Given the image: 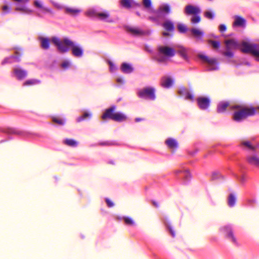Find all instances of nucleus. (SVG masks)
Instances as JSON below:
<instances>
[{
    "instance_id": "obj_49",
    "label": "nucleus",
    "mask_w": 259,
    "mask_h": 259,
    "mask_svg": "<svg viewBox=\"0 0 259 259\" xmlns=\"http://www.w3.org/2000/svg\"><path fill=\"white\" fill-rule=\"evenodd\" d=\"M229 50H227V51L224 52L223 55L228 57L232 58L233 56V54L232 52H231Z\"/></svg>"
},
{
    "instance_id": "obj_61",
    "label": "nucleus",
    "mask_w": 259,
    "mask_h": 259,
    "mask_svg": "<svg viewBox=\"0 0 259 259\" xmlns=\"http://www.w3.org/2000/svg\"><path fill=\"white\" fill-rule=\"evenodd\" d=\"M8 9H9V7L7 5H5V6H3V10L4 11H6V10H7Z\"/></svg>"
},
{
    "instance_id": "obj_25",
    "label": "nucleus",
    "mask_w": 259,
    "mask_h": 259,
    "mask_svg": "<svg viewBox=\"0 0 259 259\" xmlns=\"http://www.w3.org/2000/svg\"><path fill=\"white\" fill-rule=\"evenodd\" d=\"M143 5L144 8L148 11L150 13H153L154 9L152 7V2L151 0H143Z\"/></svg>"
},
{
    "instance_id": "obj_3",
    "label": "nucleus",
    "mask_w": 259,
    "mask_h": 259,
    "mask_svg": "<svg viewBox=\"0 0 259 259\" xmlns=\"http://www.w3.org/2000/svg\"><path fill=\"white\" fill-rule=\"evenodd\" d=\"M158 56L156 60L159 63H163L166 61V58L164 57L161 56L163 55L167 57H172L175 55V50L174 48L166 46H159L157 47Z\"/></svg>"
},
{
    "instance_id": "obj_16",
    "label": "nucleus",
    "mask_w": 259,
    "mask_h": 259,
    "mask_svg": "<svg viewBox=\"0 0 259 259\" xmlns=\"http://www.w3.org/2000/svg\"><path fill=\"white\" fill-rule=\"evenodd\" d=\"M13 72L17 78L19 80L23 79L27 75V71L19 67L15 68L13 69Z\"/></svg>"
},
{
    "instance_id": "obj_6",
    "label": "nucleus",
    "mask_w": 259,
    "mask_h": 259,
    "mask_svg": "<svg viewBox=\"0 0 259 259\" xmlns=\"http://www.w3.org/2000/svg\"><path fill=\"white\" fill-rule=\"evenodd\" d=\"M198 57L203 62L208 64L209 66V70H215L218 69V67L217 66L218 62L215 58H209L207 56L203 54H199Z\"/></svg>"
},
{
    "instance_id": "obj_63",
    "label": "nucleus",
    "mask_w": 259,
    "mask_h": 259,
    "mask_svg": "<svg viewBox=\"0 0 259 259\" xmlns=\"http://www.w3.org/2000/svg\"><path fill=\"white\" fill-rule=\"evenodd\" d=\"M109 65L110 66L111 69H112L113 68V67H114L113 64L111 62H110V61L109 62Z\"/></svg>"
},
{
    "instance_id": "obj_33",
    "label": "nucleus",
    "mask_w": 259,
    "mask_h": 259,
    "mask_svg": "<svg viewBox=\"0 0 259 259\" xmlns=\"http://www.w3.org/2000/svg\"><path fill=\"white\" fill-rule=\"evenodd\" d=\"M65 12L67 14L71 15H75L80 12V10L77 9L72 8H65Z\"/></svg>"
},
{
    "instance_id": "obj_5",
    "label": "nucleus",
    "mask_w": 259,
    "mask_h": 259,
    "mask_svg": "<svg viewBox=\"0 0 259 259\" xmlns=\"http://www.w3.org/2000/svg\"><path fill=\"white\" fill-rule=\"evenodd\" d=\"M155 92L154 88L147 87L140 90L138 93V95L142 99L154 100L156 98Z\"/></svg>"
},
{
    "instance_id": "obj_2",
    "label": "nucleus",
    "mask_w": 259,
    "mask_h": 259,
    "mask_svg": "<svg viewBox=\"0 0 259 259\" xmlns=\"http://www.w3.org/2000/svg\"><path fill=\"white\" fill-rule=\"evenodd\" d=\"M115 106H112L107 109L102 116L103 120L110 119L117 122H122L126 120L127 117L125 114L121 112H115Z\"/></svg>"
},
{
    "instance_id": "obj_11",
    "label": "nucleus",
    "mask_w": 259,
    "mask_h": 259,
    "mask_svg": "<svg viewBox=\"0 0 259 259\" xmlns=\"http://www.w3.org/2000/svg\"><path fill=\"white\" fill-rule=\"evenodd\" d=\"M197 102L199 107L202 110L207 109L210 104V100L205 97H198L197 99Z\"/></svg>"
},
{
    "instance_id": "obj_27",
    "label": "nucleus",
    "mask_w": 259,
    "mask_h": 259,
    "mask_svg": "<svg viewBox=\"0 0 259 259\" xmlns=\"http://www.w3.org/2000/svg\"><path fill=\"white\" fill-rule=\"evenodd\" d=\"M191 32L193 36L198 39H201L203 35V32L202 31L195 28H192Z\"/></svg>"
},
{
    "instance_id": "obj_41",
    "label": "nucleus",
    "mask_w": 259,
    "mask_h": 259,
    "mask_svg": "<svg viewBox=\"0 0 259 259\" xmlns=\"http://www.w3.org/2000/svg\"><path fill=\"white\" fill-rule=\"evenodd\" d=\"M53 121L60 125H62L64 124V120L62 119L59 117H53Z\"/></svg>"
},
{
    "instance_id": "obj_29",
    "label": "nucleus",
    "mask_w": 259,
    "mask_h": 259,
    "mask_svg": "<svg viewBox=\"0 0 259 259\" xmlns=\"http://www.w3.org/2000/svg\"><path fill=\"white\" fill-rule=\"evenodd\" d=\"M121 70L124 73H130L133 71V68L128 64L124 63L121 65Z\"/></svg>"
},
{
    "instance_id": "obj_57",
    "label": "nucleus",
    "mask_w": 259,
    "mask_h": 259,
    "mask_svg": "<svg viewBox=\"0 0 259 259\" xmlns=\"http://www.w3.org/2000/svg\"><path fill=\"white\" fill-rule=\"evenodd\" d=\"M169 230L170 232L171 235L173 237H174L175 236V234L174 231H173V230L172 229V228L171 227H169Z\"/></svg>"
},
{
    "instance_id": "obj_56",
    "label": "nucleus",
    "mask_w": 259,
    "mask_h": 259,
    "mask_svg": "<svg viewBox=\"0 0 259 259\" xmlns=\"http://www.w3.org/2000/svg\"><path fill=\"white\" fill-rule=\"evenodd\" d=\"M153 15H154V16L153 17H149V19L150 20H153V21H154V20H156L157 19H159V18H157L156 17V16L154 14V13H152Z\"/></svg>"
},
{
    "instance_id": "obj_48",
    "label": "nucleus",
    "mask_w": 259,
    "mask_h": 259,
    "mask_svg": "<svg viewBox=\"0 0 259 259\" xmlns=\"http://www.w3.org/2000/svg\"><path fill=\"white\" fill-rule=\"evenodd\" d=\"M105 201L107 204V206L109 207H112L114 206V203L109 198H106Z\"/></svg>"
},
{
    "instance_id": "obj_14",
    "label": "nucleus",
    "mask_w": 259,
    "mask_h": 259,
    "mask_svg": "<svg viewBox=\"0 0 259 259\" xmlns=\"http://www.w3.org/2000/svg\"><path fill=\"white\" fill-rule=\"evenodd\" d=\"M221 230L228 239H230L234 243L236 242V238L234 235L233 231L230 227L228 226H224L221 228Z\"/></svg>"
},
{
    "instance_id": "obj_12",
    "label": "nucleus",
    "mask_w": 259,
    "mask_h": 259,
    "mask_svg": "<svg viewBox=\"0 0 259 259\" xmlns=\"http://www.w3.org/2000/svg\"><path fill=\"white\" fill-rule=\"evenodd\" d=\"M94 15L99 19L109 23H112L113 21L110 19V14L107 11L102 12H93Z\"/></svg>"
},
{
    "instance_id": "obj_8",
    "label": "nucleus",
    "mask_w": 259,
    "mask_h": 259,
    "mask_svg": "<svg viewBox=\"0 0 259 259\" xmlns=\"http://www.w3.org/2000/svg\"><path fill=\"white\" fill-rule=\"evenodd\" d=\"M170 12V7L167 4L160 6L157 10H154V13L157 18H164L166 14H169Z\"/></svg>"
},
{
    "instance_id": "obj_36",
    "label": "nucleus",
    "mask_w": 259,
    "mask_h": 259,
    "mask_svg": "<svg viewBox=\"0 0 259 259\" xmlns=\"http://www.w3.org/2000/svg\"><path fill=\"white\" fill-rule=\"evenodd\" d=\"M236 201V198L233 194H231L229 195L228 199V204L230 206L232 207L234 205Z\"/></svg>"
},
{
    "instance_id": "obj_17",
    "label": "nucleus",
    "mask_w": 259,
    "mask_h": 259,
    "mask_svg": "<svg viewBox=\"0 0 259 259\" xmlns=\"http://www.w3.org/2000/svg\"><path fill=\"white\" fill-rule=\"evenodd\" d=\"M246 160L249 164L259 168V157L257 155H248L246 157Z\"/></svg>"
},
{
    "instance_id": "obj_19",
    "label": "nucleus",
    "mask_w": 259,
    "mask_h": 259,
    "mask_svg": "<svg viewBox=\"0 0 259 259\" xmlns=\"http://www.w3.org/2000/svg\"><path fill=\"white\" fill-rule=\"evenodd\" d=\"M165 144L169 149L175 150L178 147L177 141L174 139L168 138L165 141Z\"/></svg>"
},
{
    "instance_id": "obj_42",
    "label": "nucleus",
    "mask_w": 259,
    "mask_h": 259,
    "mask_svg": "<svg viewBox=\"0 0 259 259\" xmlns=\"http://www.w3.org/2000/svg\"><path fill=\"white\" fill-rule=\"evenodd\" d=\"M33 5L36 8L39 9H41V8H42V7L44 6L43 5L41 1H39L38 0L34 1V3H33Z\"/></svg>"
},
{
    "instance_id": "obj_31",
    "label": "nucleus",
    "mask_w": 259,
    "mask_h": 259,
    "mask_svg": "<svg viewBox=\"0 0 259 259\" xmlns=\"http://www.w3.org/2000/svg\"><path fill=\"white\" fill-rule=\"evenodd\" d=\"M15 10L16 11H20V12L25 13H28V14L31 13L32 12V10L27 8L26 7H25L24 6H22V7L17 6L15 8Z\"/></svg>"
},
{
    "instance_id": "obj_10",
    "label": "nucleus",
    "mask_w": 259,
    "mask_h": 259,
    "mask_svg": "<svg viewBox=\"0 0 259 259\" xmlns=\"http://www.w3.org/2000/svg\"><path fill=\"white\" fill-rule=\"evenodd\" d=\"M126 31L136 36H141L146 34V31L139 27L127 26L126 27Z\"/></svg>"
},
{
    "instance_id": "obj_20",
    "label": "nucleus",
    "mask_w": 259,
    "mask_h": 259,
    "mask_svg": "<svg viewBox=\"0 0 259 259\" xmlns=\"http://www.w3.org/2000/svg\"><path fill=\"white\" fill-rule=\"evenodd\" d=\"M121 6L125 8H131L133 6L135 5L139 6V4L134 2L133 0H120Z\"/></svg>"
},
{
    "instance_id": "obj_23",
    "label": "nucleus",
    "mask_w": 259,
    "mask_h": 259,
    "mask_svg": "<svg viewBox=\"0 0 259 259\" xmlns=\"http://www.w3.org/2000/svg\"><path fill=\"white\" fill-rule=\"evenodd\" d=\"M66 39H69L68 38H64L63 41H62V42L61 44H60V45L59 46V47L58 48V50L61 52V53H65V52H67L69 48H70V47H69L65 42V41Z\"/></svg>"
},
{
    "instance_id": "obj_50",
    "label": "nucleus",
    "mask_w": 259,
    "mask_h": 259,
    "mask_svg": "<svg viewBox=\"0 0 259 259\" xmlns=\"http://www.w3.org/2000/svg\"><path fill=\"white\" fill-rule=\"evenodd\" d=\"M69 62L68 61H64L61 64L62 67L64 69L67 68L69 67Z\"/></svg>"
},
{
    "instance_id": "obj_44",
    "label": "nucleus",
    "mask_w": 259,
    "mask_h": 259,
    "mask_svg": "<svg viewBox=\"0 0 259 259\" xmlns=\"http://www.w3.org/2000/svg\"><path fill=\"white\" fill-rule=\"evenodd\" d=\"M178 29L180 32L184 33L187 30V28L185 25L180 24L178 25Z\"/></svg>"
},
{
    "instance_id": "obj_18",
    "label": "nucleus",
    "mask_w": 259,
    "mask_h": 259,
    "mask_svg": "<svg viewBox=\"0 0 259 259\" xmlns=\"http://www.w3.org/2000/svg\"><path fill=\"white\" fill-rule=\"evenodd\" d=\"M235 20L233 22V26L236 27H244L246 24V20L242 17L240 16H235L234 17Z\"/></svg>"
},
{
    "instance_id": "obj_34",
    "label": "nucleus",
    "mask_w": 259,
    "mask_h": 259,
    "mask_svg": "<svg viewBox=\"0 0 259 259\" xmlns=\"http://www.w3.org/2000/svg\"><path fill=\"white\" fill-rule=\"evenodd\" d=\"M91 114L88 112H85L83 113V115L81 116L78 117L77 118V122H81L88 118H90L91 117Z\"/></svg>"
},
{
    "instance_id": "obj_32",
    "label": "nucleus",
    "mask_w": 259,
    "mask_h": 259,
    "mask_svg": "<svg viewBox=\"0 0 259 259\" xmlns=\"http://www.w3.org/2000/svg\"><path fill=\"white\" fill-rule=\"evenodd\" d=\"M178 53L183 59L186 60L188 59L186 50L184 48L180 47L179 50H178Z\"/></svg>"
},
{
    "instance_id": "obj_51",
    "label": "nucleus",
    "mask_w": 259,
    "mask_h": 259,
    "mask_svg": "<svg viewBox=\"0 0 259 259\" xmlns=\"http://www.w3.org/2000/svg\"><path fill=\"white\" fill-rule=\"evenodd\" d=\"M227 29L226 26L224 24H221L219 26V30L221 32H224Z\"/></svg>"
},
{
    "instance_id": "obj_59",
    "label": "nucleus",
    "mask_w": 259,
    "mask_h": 259,
    "mask_svg": "<svg viewBox=\"0 0 259 259\" xmlns=\"http://www.w3.org/2000/svg\"><path fill=\"white\" fill-rule=\"evenodd\" d=\"M144 120V118H135V121L136 122H139V121H143Z\"/></svg>"
},
{
    "instance_id": "obj_60",
    "label": "nucleus",
    "mask_w": 259,
    "mask_h": 259,
    "mask_svg": "<svg viewBox=\"0 0 259 259\" xmlns=\"http://www.w3.org/2000/svg\"><path fill=\"white\" fill-rule=\"evenodd\" d=\"M152 204L156 207H158L159 206L158 202L155 201H152Z\"/></svg>"
},
{
    "instance_id": "obj_22",
    "label": "nucleus",
    "mask_w": 259,
    "mask_h": 259,
    "mask_svg": "<svg viewBox=\"0 0 259 259\" xmlns=\"http://www.w3.org/2000/svg\"><path fill=\"white\" fill-rule=\"evenodd\" d=\"M162 26L164 29L167 31L172 32L174 30V24L171 21L169 20H166L163 23Z\"/></svg>"
},
{
    "instance_id": "obj_4",
    "label": "nucleus",
    "mask_w": 259,
    "mask_h": 259,
    "mask_svg": "<svg viewBox=\"0 0 259 259\" xmlns=\"http://www.w3.org/2000/svg\"><path fill=\"white\" fill-rule=\"evenodd\" d=\"M241 51L245 53L251 54L256 61H259V44L243 41Z\"/></svg>"
},
{
    "instance_id": "obj_47",
    "label": "nucleus",
    "mask_w": 259,
    "mask_h": 259,
    "mask_svg": "<svg viewBox=\"0 0 259 259\" xmlns=\"http://www.w3.org/2000/svg\"><path fill=\"white\" fill-rule=\"evenodd\" d=\"M40 10L44 13H48L51 15H53L54 14L53 11L51 9L48 8L47 7H45V6H44L42 7V8H41Z\"/></svg>"
},
{
    "instance_id": "obj_53",
    "label": "nucleus",
    "mask_w": 259,
    "mask_h": 259,
    "mask_svg": "<svg viewBox=\"0 0 259 259\" xmlns=\"http://www.w3.org/2000/svg\"><path fill=\"white\" fill-rule=\"evenodd\" d=\"M112 144H113L112 143L109 142H102V143H99V145H102V146H104V145L110 146V145H112Z\"/></svg>"
},
{
    "instance_id": "obj_35",
    "label": "nucleus",
    "mask_w": 259,
    "mask_h": 259,
    "mask_svg": "<svg viewBox=\"0 0 259 259\" xmlns=\"http://www.w3.org/2000/svg\"><path fill=\"white\" fill-rule=\"evenodd\" d=\"M242 144L246 147H247L249 149L252 151H255L257 148L256 146H252L250 142L249 141H244L242 143Z\"/></svg>"
},
{
    "instance_id": "obj_37",
    "label": "nucleus",
    "mask_w": 259,
    "mask_h": 259,
    "mask_svg": "<svg viewBox=\"0 0 259 259\" xmlns=\"http://www.w3.org/2000/svg\"><path fill=\"white\" fill-rule=\"evenodd\" d=\"M123 220L124 221L125 224L127 225L133 226L134 225L135 223L132 218L130 217H123Z\"/></svg>"
},
{
    "instance_id": "obj_28",
    "label": "nucleus",
    "mask_w": 259,
    "mask_h": 259,
    "mask_svg": "<svg viewBox=\"0 0 259 259\" xmlns=\"http://www.w3.org/2000/svg\"><path fill=\"white\" fill-rule=\"evenodd\" d=\"M63 143L68 146L72 147H76L78 145V142L75 140L72 139H65L63 141Z\"/></svg>"
},
{
    "instance_id": "obj_54",
    "label": "nucleus",
    "mask_w": 259,
    "mask_h": 259,
    "mask_svg": "<svg viewBox=\"0 0 259 259\" xmlns=\"http://www.w3.org/2000/svg\"><path fill=\"white\" fill-rule=\"evenodd\" d=\"M184 172L185 174V179L187 180L189 179V178L190 177V174H189V172H188L187 170L184 171Z\"/></svg>"
},
{
    "instance_id": "obj_15",
    "label": "nucleus",
    "mask_w": 259,
    "mask_h": 259,
    "mask_svg": "<svg viewBox=\"0 0 259 259\" xmlns=\"http://www.w3.org/2000/svg\"><path fill=\"white\" fill-rule=\"evenodd\" d=\"M235 104H230L227 101H222L220 102L217 106V112L218 113L225 112L228 108L231 110V106L234 105Z\"/></svg>"
},
{
    "instance_id": "obj_7",
    "label": "nucleus",
    "mask_w": 259,
    "mask_h": 259,
    "mask_svg": "<svg viewBox=\"0 0 259 259\" xmlns=\"http://www.w3.org/2000/svg\"><path fill=\"white\" fill-rule=\"evenodd\" d=\"M65 42L71 48L73 56L76 57H80L82 56L83 50L81 47L75 45V43L70 39H66Z\"/></svg>"
},
{
    "instance_id": "obj_64",
    "label": "nucleus",
    "mask_w": 259,
    "mask_h": 259,
    "mask_svg": "<svg viewBox=\"0 0 259 259\" xmlns=\"http://www.w3.org/2000/svg\"><path fill=\"white\" fill-rule=\"evenodd\" d=\"M29 1V0H22V2L23 3H27Z\"/></svg>"
},
{
    "instance_id": "obj_24",
    "label": "nucleus",
    "mask_w": 259,
    "mask_h": 259,
    "mask_svg": "<svg viewBox=\"0 0 259 259\" xmlns=\"http://www.w3.org/2000/svg\"><path fill=\"white\" fill-rule=\"evenodd\" d=\"M39 40L41 42V47L45 50H47L50 46V39L48 38L40 37Z\"/></svg>"
},
{
    "instance_id": "obj_1",
    "label": "nucleus",
    "mask_w": 259,
    "mask_h": 259,
    "mask_svg": "<svg viewBox=\"0 0 259 259\" xmlns=\"http://www.w3.org/2000/svg\"><path fill=\"white\" fill-rule=\"evenodd\" d=\"M231 110H234L232 118L234 121L240 122L256 113V109L252 106H246L235 104L231 106Z\"/></svg>"
},
{
    "instance_id": "obj_58",
    "label": "nucleus",
    "mask_w": 259,
    "mask_h": 259,
    "mask_svg": "<svg viewBox=\"0 0 259 259\" xmlns=\"http://www.w3.org/2000/svg\"><path fill=\"white\" fill-rule=\"evenodd\" d=\"M162 35L165 36V37H167V36H169L170 35V34H169V33L167 32H163L162 33Z\"/></svg>"
},
{
    "instance_id": "obj_43",
    "label": "nucleus",
    "mask_w": 259,
    "mask_h": 259,
    "mask_svg": "<svg viewBox=\"0 0 259 259\" xmlns=\"http://www.w3.org/2000/svg\"><path fill=\"white\" fill-rule=\"evenodd\" d=\"M52 41L57 47V48L59 47L62 42V41H60L58 38L56 37H54L52 38Z\"/></svg>"
},
{
    "instance_id": "obj_62",
    "label": "nucleus",
    "mask_w": 259,
    "mask_h": 259,
    "mask_svg": "<svg viewBox=\"0 0 259 259\" xmlns=\"http://www.w3.org/2000/svg\"><path fill=\"white\" fill-rule=\"evenodd\" d=\"M117 81L119 83H122L123 82V80L122 78H118L117 79Z\"/></svg>"
},
{
    "instance_id": "obj_55",
    "label": "nucleus",
    "mask_w": 259,
    "mask_h": 259,
    "mask_svg": "<svg viewBox=\"0 0 259 259\" xmlns=\"http://www.w3.org/2000/svg\"><path fill=\"white\" fill-rule=\"evenodd\" d=\"M53 5H54V6L56 8H58V9H61V8H62V7L61 6V5H60L59 4H58V3H53Z\"/></svg>"
},
{
    "instance_id": "obj_46",
    "label": "nucleus",
    "mask_w": 259,
    "mask_h": 259,
    "mask_svg": "<svg viewBox=\"0 0 259 259\" xmlns=\"http://www.w3.org/2000/svg\"><path fill=\"white\" fill-rule=\"evenodd\" d=\"M40 10L44 13H48L51 15H53L54 14L53 11L51 9L48 8L47 7H45V6H44L42 7V8H41Z\"/></svg>"
},
{
    "instance_id": "obj_39",
    "label": "nucleus",
    "mask_w": 259,
    "mask_h": 259,
    "mask_svg": "<svg viewBox=\"0 0 259 259\" xmlns=\"http://www.w3.org/2000/svg\"><path fill=\"white\" fill-rule=\"evenodd\" d=\"M208 43L210 44L214 49H218L220 46V43L219 41L208 40Z\"/></svg>"
},
{
    "instance_id": "obj_13",
    "label": "nucleus",
    "mask_w": 259,
    "mask_h": 259,
    "mask_svg": "<svg viewBox=\"0 0 259 259\" xmlns=\"http://www.w3.org/2000/svg\"><path fill=\"white\" fill-rule=\"evenodd\" d=\"M185 13H186V14L188 15H196L200 14L201 10L198 7L194 6L191 5H188L186 6L185 7Z\"/></svg>"
},
{
    "instance_id": "obj_40",
    "label": "nucleus",
    "mask_w": 259,
    "mask_h": 259,
    "mask_svg": "<svg viewBox=\"0 0 259 259\" xmlns=\"http://www.w3.org/2000/svg\"><path fill=\"white\" fill-rule=\"evenodd\" d=\"M204 16L208 19H213L214 18V14L210 11H206L204 13Z\"/></svg>"
},
{
    "instance_id": "obj_9",
    "label": "nucleus",
    "mask_w": 259,
    "mask_h": 259,
    "mask_svg": "<svg viewBox=\"0 0 259 259\" xmlns=\"http://www.w3.org/2000/svg\"><path fill=\"white\" fill-rule=\"evenodd\" d=\"M22 55V49L20 48H16L14 55H11L9 57L5 58L2 62V64L6 63H11L13 61L19 62L20 61V56Z\"/></svg>"
},
{
    "instance_id": "obj_30",
    "label": "nucleus",
    "mask_w": 259,
    "mask_h": 259,
    "mask_svg": "<svg viewBox=\"0 0 259 259\" xmlns=\"http://www.w3.org/2000/svg\"><path fill=\"white\" fill-rule=\"evenodd\" d=\"M40 81L36 79H28L23 82V85L24 86H31L33 85L38 83H39Z\"/></svg>"
},
{
    "instance_id": "obj_45",
    "label": "nucleus",
    "mask_w": 259,
    "mask_h": 259,
    "mask_svg": "<svg viewBox=\"0 0 259 259\" xmlns=\"http://www.w3.org/2000/svg\"><path fill=\"white\" fill-rule=\"evenodd\" d=\"M40 10L44 13H48L51 15H53L54 14L53 11L51 9L48 8L47 7H45V6H44L42 7V8H41Z\"/></svg>"
},
{
    "instance_id": "obj_38",
    "label": "nucleus",
    "mask_w": 259,
    "mask_h": 259,
    "mask_svg": "<svg viewBox=\"0 0 259 259\" xmlns=\"http://www.w3.org/2000/svg\"><path fill=\"white\" fill-rule=\"evenodd\" d=\"M199 14L194 15L191 19V22L193 24H196L200 22L201 17Z\"/></svg>"
},
{
    "instance_id": "obj_52",
    "label": "nucleus",
    "mask_w": 259,
    "mask_h": 259,
    "mask_svg": "<svg viewBox=\"0 0 259 259\" xmlns=\"http://www.w3.org/2000/svg\"><path fill=\"white\" fill-rule=\"evenodd\" d=\"M186 98L188 100H193V95L190 94V93L188 92L187 93Z\"/></svg>"
},
{
    "instance_id": "obj_26",
    "label": "nucleus",
    "mask_w": 259,
    "mask_h": 259,
    "mask_svg": "<svg viewBox=\"0 0 259 259\" xmlns=\"http://www.w3.org/2000/svg\"><path fill=\"white\" fill-rule=\"evenodd\" d=\"M172 81L169 77H164L162 78L161 85L163 88H168L172 85Z\"/></svg>"
},
{
    "instance_id": "obj_21",
    "label": "nucleus",
    "mask_w": 259,
    "mask_h": 259,
    "mask_svg": "<svg viewBox=\"0 0 259 259\" xmlns=\"http://www.w3.org/2000/svg\"><path fill=\"white\" fill-rule=\"evenodd\" d=\"M227 50L236 49L238 46L237 42L234 39H229L225 41Z\"/></svg>"
}]
</instances>
